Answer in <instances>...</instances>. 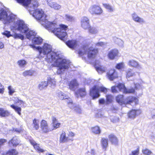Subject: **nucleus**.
<instances>
[{"label":"nucleus","instance_id":"10","mask_svg":"<svg viewBox=\"0 0 155 155\" xmlns=\"http://www.w3.org/2000/svg\"><path fill=\"white\" fill-rule=\"evenodd\" d=\"M107 77L110 81L118 77L117 72L114 68H110L107 73Z\"/></svg>","mask_w":155,"mask_h":155},{"label":"nucleus","instance_id":"6","mask_svg":"<svg viewBox=\"0 0 155 155\" xmlns=\"http://www.w3.org/2000/svg\"><path fill=\"white\" fill-rule=\"evenodd\" d=\"M15 18V16L13 14L8 15L7 12L3 9L0 10V20H6L8 22L10 23L13 21Z\"/></svg>","mask_w":155,"mask_h":155},{"label":"nucleus","instance_id":"2","mask_svg":"<svg viewBox=\"0 0 155 155\" xmlns=\"http://www.w3.org/2000/svg\"><path fill=\"white\" fill-rule=\"evenodd\" d=\"M30 46L34 49L38 50L41 56L42 54L43 55H46V61L48 63H51L53 67L58 68L74 67L69 61L61 58L58 53L52 51V46L50 45L45 43L42 47L36 46L34 45Z\"/></svg>","mask_w":155,"mask_h":155},{"label":"nucleus","instance_id":"39","mask_svg":"<svg viewBox=\"0 0 155 155\" xmlns=\"http://www.w3.org/2000/svg\"><path fill=\"white\" fill-rule=\"evenodd\" d=\"M12 36L15 39H20L22 40L24 39V36L21 34L15 33Z\"/></svg>","mask_w":155,"mask_h":155},{"label":"nucleus","instance_id":"34","mask_svg":"<svg viewBox=\"0 0 155 155\" xmlns=\"http://www.w3.org/2000/svg\"><path fill=\"white\" fill-rule=\"evenodd\" d=\"M48 85V84L47 81H42L39 84L38 88L40 90H41L46 88Z\"/></svg>","mask_w":155,"mask_h":155},{"label":"nucleus","instance_id":"44","mask_svg":"<svg viewBox=\"0 0 155 155\" xmlns=\"http://www.w3.org/2000/svg\"><path fill=\"white\" fill-rule=\"evenodd\" d=\"M48 84H50L51 85L55 84V81L54 78H49L48 79L47 81Z\"/></svg>","mask_w":155,"mask_h":155},{"label":"nucleus","instance_id":"25","mask_svg":"<svg viewBox=\"0 0 155 155\" xmlns=\"http://www.w3.org/2000/svg\"><path fill=\"white\" fill-rule=\"evenodd\" d=\"M136 97L133 96H129L124 100V104H130L137 99Z\"/></svg>","mask_w":155,"mask_h":155},{"label":"nucleus","instance_id":"54","mask_svg":"<svg viewBox=\"0 0 155 155\" xmlns=\"http://www.w3.org/2000/svg\"><path fill=\"white\" fill-rule=\"evenodd\" d=\"M75 136L74 134L71 131L69 132L68 135V138H72L74 137Z\"/></svg>","mask_w":155,"mask_h":155},{"label":"nucleus","instance_id":"40","mask_svg":"<svg viewBox=\"0 0 155 155\" xmlns=\"http://www.w3.org/2000/svg\"><path fill=\"white\" fill-rule=\"evenodd\" d=\"M106 102L107 104L111 103L112 101V96L110 94H107L106 96Z\"/></svg>","mask_w":155,"mask_h":155},{"label":"nucleus","instance_id":"3","mask_svg":"<svg viewBox=\"0 0 155 155\" xmlns=\"http://www.w3.org/2000/svg\"><path fill=\"white\" fill-rule=\"evenodd\" d=\"M15 30L19 31L22 34H26L27 38L30 40L32 39L34 44L40 45L43 41L42 38L39 37H35L36 33L33 31H29L27 25L22 20H18L14 22V25L11 27Z\"/></svg>","mask_w":155,"mask_h":155},{"label":"nucleus","instance_id":"48","mask_svg":"<svg viewBox=\"0 0 155 155\" xmlns=\"http://www.w3.org/2000/svg\"><path fill=\"white\" fill-rule=\"evenodd\" d=\"M134 73L132 72L131 70L128 71L127 73L126 77L127 78H129L130 77L133 76L134 75Z\"/></svg>","mask_w":155,"mask_h":155},{"label":"nucleus","instance_id":"11","mask_svg":"<svg viewBox=\"0 0 155 155\" xmlns=\"http://www.w3.org/2000/svg\"><path fill=\"white\" fill-rule=\"evenodd\" d=\"M81 27L84 29H88L90 27L89 20L86 17L84 16L81 18Z\"/></svg>","mask_w":155,"mask_h":155},{"label":"nucleus","instance_id":"28","mask_svg":"<svg viewBox=\"0 0 155 155\" xmlns=\"http://www.w3.org/2000/svg\"><path fill=\"white\" fill-rule=\"evenodd\" d=\"M91 130L92 132L96 134H99L101 132L100 127L97 125L92 127Z\"/></svg>","mask_w":155,"mask_h":155},{"label":"nucleus","instance_id":"13","mask_svg":"<svg viewBox=\"0 0 155 155\" xmlns=\"http://www.w3.org/2000/svg\"><path fill=\"white\" fill-rule=\"evenodd\" d=\"M108 138L110 141L112 145H117L118 143V140L117 137L114 134H109Z\"/></svg>","mask_w":155,"mask_h":155},{"label":"nucleus","instance_id":"53","mask_svg":"<svg viewBox=\"0 0 155 155\" xmlns=\"http://www.w3.org/2000/svg\"><path fill=\"white\" fill-rule=\"evenodd\" d=\"M96 70L100 74L103 73L105 72V68H96Z\"/></svg>","mask_w":155,"mask_h":155},{"label":"nucleus","instance_id":"31","mask_svg":"<svg viewBox=\"0 0 155 155\" xmlns=\"http://www.w3.org/2000/svg\"><path fill=\"white\" fill-rule=\"evenodd\" d=\"M65 19L70 22H74L75 20V18L71 15L66 14L65 15Z\"/></svg>","mask_w":155,"mask_h":155},{"label":"nucleus","instance_id":"27","mask_svg":"<svg viewBox=\"0 0 155 155\" xmlns=\"http://www.w3.org/2000/svg\"><path fill=\"white\" fill-rule=\"evenodd\" d=\"M18 152L16 149H12L6 152L4 155H18Z\"/></svg>","mask_w":155,"mask_h":155},{"label":"nucleus","instance_id":"17","mask_svg":"<svg viewBox=\"0 0 155 155\" xmlns=\"http://www.w3.org/2000/svg\"><path fill=\"white\" fill-rule=\"evenodd\" d=\"M8 143L11 144L13 147H16L21 145L20 144V141L16 137H13L9 141Z\"/></svg>","mask_w":155,"mask_h":155},{"label":"nucleus","instance_id":"50","mask_svg":"<svg viewBox=\"0 0 155 155\" xmlns=\"http://www.w3.org/2000/svg\"><path fill=\"white\" fill-rule=\"evenodd\" d=\"M94 68H102L101 64L98 61H96L95 64L94 65Z\"/></svg>","mask_w":155,"mask_h":155},{"label":"nucleus","instance_id":"52","mask_svg":"<svg viewBox=\"0 0 155 155\" xmlns=\"http://www.w3.org/2000/svg\"><path fill=\"white\" fill-rule=\"evenodd\" d=\"M12 131L13 132L20 133L23 131V130L21 128L19 129L13 128L12 129Z\"/></svg>","mask_w":155,"mask_h":155},{"label":"nucleus","instance_id":"26","mask_svg":"<svg viewBox=\"0 0 155 155\" xmlns=\"http://www.w3.org/2000/svg\"><path fill=\"white\" fill-rule=\"evenodd\" d=\"M101 146L104 150H106L107 147H108V139L105 138H102L101 140Z\"/></svg>","mask_w":155,"mask_h":155},{"label":"nucleus","instance_id":"64","mask_svg":"<svg viewBox=\"0 0 155 155\" xmlns=\"http://www.w3.org/2000/svg\"><path fill=\"white\" fill-rule=\"evenodd\" d=\"M1 87H2V88H0V93L3 94L4 91V88L3 86L1 84Z\"/></svg>","mask_w":155,"mask_h":155},{"label":"nucleus","instance_id":"8","mask_svg":"<svg viewBox=\"0 0 155 155\" xmlns=\"http://www.w3.org/2000/svg\"><path fill=\"white\" fill-rule=\"evenodd\" d=\"M89 11L91 14L99 15L103 12L101 8L99 6L95 5H91L89 9Z\"/></svg>","mask_w":155,"mask_h":155},{"label":"nucleus","instance_id":"20","mask_svg":"<svg viewBox=\"0 0 155 155\" xmlns=\"http://www.w3.org/2000/svg\"><path fill=\"white\" fill-rule=\"evenodd\" d=\"M66 45L71 49H74L77 45V42L76 40H69L65 43Z\"/></svg>","mask_w":155,"mask_h":155},{"label":"nucleus","instance_id":"33","mask_svg":"<svg viewBox=\"0 0 155 155\" xmlns=\"http://www.w3.org/2000/svg\"><path fill=\"white\" fill-rule=\"evenodd\" d=\"M10 106L13 109H14L15 111L19 115H21V108L20 107L15 106L13 104L11 105Z\"/></svg>","mask_w":155,"mask_h":155},{"label":"nucleus","instance_id":"14","mask_svg":"<svg viewBox=\"0 0 155 155\" xmlns=\"http://www.w3.org/2000/svg\"><path fill=\"white\" fill-rule=\"evenodd\" d=\"M73 139L68 138V137H66L65 131H63L60 135L59 138V141L60 143L67 142L69 141H72Z\"/></svg>","mask_w":155,"mask_h":155},{"label":"nucleus","instance_id":"55","mask_svg":"<svg viewBox=\"0 0 155 155\" xmlns=\"http://www.w3.org/2000/svg\"><path fill=\"white\" fill-rule=\"evenodd\" d=\"M66 68H58L57 73L58 74H61L63 73V71H64V69Z\"/></svg>","mask_w":155,"mask_h":155},{"label":"nucleus","instance_id":"15","mask_svg":"<svg viewBox=\"0 0 155 155\" xmlns=\"http://www.w3.org/2000/svg\"><path fill=\"white\" fill-rule=\"evenodd\" d=\"M79 84L76 79H74L70 81L68 84L69 88L71 90H74L75 87H78Z\"/></svg>","mask_w":155,"mask_h":155},{"label":"nucleus","instance_id":"5","mask_svg":"<svg viewBox=\"0 0 155 155\" xmlns=\"http://www.w3.org/2000/svg\"><path fill=\"white\" fill-rule=\"evenodd\" d=\"M107 92V89L105 87L103 86L99 87L97 85H94L91 89L90 95L93 99H94L100 96L99 92L106 94Z\"/></svg>","mask_w":155,"mask_h":155},{"label":"nucleus","instance_id":"4","mask_svg":"<svg viewBox=\"0 0 155 155\" xmlns=\"http://www.w3.org/2000/svg\"><path fill=\"white\" fill-rule=\"evenodd\" d=\"M98 52L97 48L86 45L83 46V50H79L78 53L80 55H82L87 53L88 58H91L95 57Z\"/></svg>","mask_w":155,"mask_h":155},{"label":"nucleus","instance_id":"57","mask_svg":"<svg viewBox=\"0 0 155 155\" xmlns=\"http://www.w3.org/2000/svg\"><path fill=\"white\" fill-rule=\"evenodd\" d=\"M74 107L75 108L74 110L77 112L78 113H80L81 112V109L80 108L77 106H74Z\"/></svg>","mask_w":155,"mask_h":155},{"label":"nucleus","instance_id":"41","mask_svg":"<svg viewBox=\"0 0 155 155\" xmlns=\"http://www.w3.org/2000/svg\"><path fill=\"white\" fill-rule=\"evenodd\" d=\"M18 64L21 67H24L27 64V62L24 60H21L18 61Z\"/></svg>","mask_w":155,"mask_h":155},{"label":"nucleus","instance_id":"19","mask_svg":"<svg viewBox=\"0 0 155 155\" xmlns=\"http://www.w3.org/2000/svg\"><path fill=\"white\" fill-rule=\"evenodd\" d=\"M76 94L81 97H84L87 94V92L85 87L80 88L76 92Z\"/></svg>","mask_w":155,"mask_h":155},{"label":"nucleus","instance_id":"63","mask_svg":"<svg viewBox=\"0 0 155 155\" xmlns=\"http://www.w3.org/2000/svg\"><path fill=\"white\" fill-rule=\"evenodd\" d=\"M99 103L100 104H103L105 102V101L104 98H101L99 100Z\"/></svg>","mask_w":155,"mask_h":155},{"label":"nucleus","instance_id":"16","mask_svg":"<svg viewBox=\"0 0 155 155\" xmlns=\"http://www.w3.org/2000/svg\"><path fill=\"white\" fill-rule=\"evenodd\" d=\"M52 130H55L58 128H59L61 126V123H60L58 122L57 119L56 117L54 116H52Z\"/></svg>","mask_w":155,"mask_h":155},{"label":"nucleus","instance_id":"58","mask_svg":"<svg viewBox=\"0 0 155 155\" xmlns=\"http://www.w3.org/2000/svg\"><path fill=\"white\" fill-rule=\"evenodd\" d=\"M9 90V93L10 95H12L15 92V91L11 88V87L9 86L8 87Z\"/></svg>","mask_w":155,"mask_h":155},{"label":"nucleus","instance_id":"23","mask_svg":"<svg viewBox=\"0 0 155 155\" xmlns=\"http://www.w3.org/2000/svg\"><path fill=\"white\" fill-rule=\"evenodd\" d=\"M118 53V51L115 49L112 50L109 53L108 57L110 59H114L115 56H117Z\"/></svg>","mask_w":155,"mask_h":155},{"label":"nucleus","instance_id":"47","mask_svg":"<svg viewBox=\"0 0 155 155\" xmlns=\"http://www.w3.org/2000/svg\"><path fill=\"white\" fill-rule=\"evenodd\" d=\"M111 91L112 93H117L119 91L116 85L112 86L111 87Z\"/></svg>","mask_w":155,"mask_h":155},{"label":"nucleus","instance_id":"1","mask_svg":"<svg viewBox=\"0 0 155 155\" xmlns=\"http://www.w3.org/2000/svg\"><path fill=\"white\" fill-rule=\"evenodd\" d=\"M18 3L25 6H28V9L30 14L39 22L45 28L53 33L58 38L64 41L67 40V34L66 32L68 26L64 25H60L57 28L56 24L48 21L46 18L47 16L41 9H37L38 6L37 1L31 0H15Z\"/></svg>","mask_w":155,"mask_h":155},{"label":"nucleus","instance_id":"49","mask_svg":"<svg viewBox=\"0 0 155 155\" xmlns=\"http://www.w3.org/2000/svg\"><path fill=\"white\" fill-rule=\"evenodd\" d=\"M125 67L124 63L122 62L117 64L115 68H124Z\"/></svg>","mask_w":155,"mask_h":155},{"label":"nucleus","instance_id":"35","mask_svg":"<svg viewBox=\"0 0 155 155\" xmlns=\"http://www.w3.org/2000/svg\"><path fill=\"white\" fill-rule=\"evenodd\" d=\"M103 6L107 9L109 12H111L114 10V9L113 7L110 5L107 4H103Z\"/></svg>","mask_w":155,"mask_h":155},{"label":"nucleus","instance_id":"12","mask_svg":"<svg viewBox=\"0 0 155 155\" xmlns=\"http://www.w3.org/2000/svg\"><path fill=\"white\" fill-rule=\"evenodd\" d=\"M48 5L55 10H58L61 8V6L56 2H53L51 0H46Z\"/></svg>","mask_w":155,"mask_h":155},{"label":"nucleus","instance_id":"42","mask_svg":"<svg viewBox=\"0 0 155 155\" xmlns=\"http://www.w3.org/2000/svg\"><path fill=\"white\" fill-rule=\"evenodd\" d=\"M33 71L31 70H29L24 71L23 73V74L24 76H31L33 75Z\"/></svg>","mask_w":155,"mask_h":155},{"label":"nucleus","instance_id":"36","mask_svg":"<svg viewBox=\"0 0 155 155\" xmlns=\"http://www.w3.org/2000/svg\"><path fill=\"white\" fill-rule=\"evenodd\" d=\"M114 40L115 41V43L121 47H124V42L121 39L118 38H115Z\"/></svg>","mask_w":155,"mask_h":155},{"label":"nucleus","instance_id":"45","mask_svg":"<svg viewBox=\"0 0 155 155\" xmlns=\"http://www.w3.org/2000/svg\"><path fill=\"white\" fill-rule=\"evenodd\" d=\"M142 152L145 155H150L152 153L151 151L147 148L142 150Z\"/></svg>","mask_w":155,"mask_h":155},{"label":"nucleus","instance_id":"21","mask_svg":"<svg viewBox=\"0 0 155 155\" xmlns=\"http://www.w3.org/2000/svg\"><path fill=\"white\" fill-rule=\"evenodd\" d=\"M127 64L130 67L135 68H138L141 67L140 65L137 61L133 60H129L128 61Z\"/></svg>","mask_w":155,"mask_h":155},{"label":"nucleus","instance_id":"43","mask_svg":"<svg viewBox=\"0 0 155 155\" xmlns=\"http://www.w3.org/2000/svg\"><path fill=\"white\" fill-rule=\"evenodd\" d=\"M117 86L119 91H120L123 90L124 87V85L122 83H118Z\"/></svg>","mask_w":155,"mask_h":155},{"label":"nucleus","instance_id":"59","mask_svg":"<svg viewBox=\"0 0 155 155\" xmlns=\"http://www.w3.org/2000/svg\"><path fill=\"white\" fill-rule=\"evenodd\" d=\"M105 44L106 43L104 42H100L97 43L96 44V45L97 46H103L104 45H105Z\"/></svg>","mask_w":155,"mask_h":155},{"label":"nucleus","instance_id":"7","mask_svg":"<svg viewBox=\"0 0 155 155\" xmlns=\"http://www.w3.org/2000/svg\"><path fill=\"white\" fill-rule=\"evenodd\" d=\"M41 131L42 134H47L52 131L50 127L48 122L45 120H42L40 123Z\"/></svg>","mask_w":155,"mask_h":155},{"label":"nucleus","instance_id":"61","mask_svg":"<svg viewBox=\"0 0 155 155\" xmlns=\"http://www.w3.org/2000/svg\"><path fill=\"white\" fill-rule=\"evenodd\" d=\"M16 103H20V104L24 105L25 104L24 102L22 100L18 99H17V101L16 102Z\"/></svg>","mask_w":155,"mask_h":155},{"label":"nucleus","instance_id":"38","mask_svg":"<svg viewBox=\"0 0 155 155\" xmlns=\"http://www.w3.org/2000/svg\"><path fill=\"white\" fill-rule=\"evenodd\" d=\"M89 32L92 34H95L98 32V29L97 28L91 27L90 26V27L88 29Z\"/></svg>","mask_w":155,"mask_h":155},{"label":"nucleus","instance_id":"30","mask_svg":"<svg viewBox=\"0 0 155 155\" xmlns=\"http://www.w3.org/2000/svg\"><path fill=\"white\" fill-rule=\"evenodd\" d=\"M124 96L122 95H119L116 97V100L117 102L120 105L124 104V101H123Z\"/></svg>","mask_w":155,"mask_h":155},{"label":"nucleus","instance_id":"46","mask_svg":"<svg viewBox=\"0 0 155 155\" xmlns=\"http://www.w3.org/2000/svg\"><path fill=\"white\" fill-rule=\"evenodd\" d=\"M2 34L7 38H9L10 36H12L13 35L11 34L10 32L8 31H5L4 32L2 33Z\"/></svg>","mask_w":155,"mask_h":155},{"label":"nucleus","instance_id":"9","mask_svg":"<svg viewBox=\"0 0 155 155\" xmlns=\"http://www.w3.org/2000/svg\"><path fill=\"white\" fill-rule=\"evenodd\" d=\"M29 142L33 146L34 148L39 153H43L45 150L41 148L40 144L37 143L33 139L31 138L28 140Z\"/></svg>","mask_w":155,"mask_h":155},{"label":"nucleus","instance_id":"56","mask_svg":"<svg viewBox=\"0 0 155 155\" xmlns=\"http://www.w3.org/2000/svg\"><path fill=\"white\" fill-rule=\"evenodd\" d=\"M7 140L6 139H0V147L4 144L6 142Z\"/></svg>","mask_w":155,"mask_h":155},{"label":"nucleus","instance_id":"24","mask_svg":"<svg viewBox=\"0 0 155 155\" xmlns=\"http://www.w3.org/2000/svg\"><path fill=\"white\" fill-rule=\"evenodd\" d=\"M10 115V112L2 108H0V117H5Z\"/></svg>","mask_w":155,"mask_h":155},{"label":"nucleus","instance_id":"37","mask_svg":"<svg viewBox=\"0 0 155 155\" xmlns=\"http://www.w3.org/2000/svg\"><path fill=\"white\" fill-rule=\"evenodd\" d=\"M68 96L61 92H60L58 94V97L61 100H65Z\"/></svg>","mask_w":155,"mask_h":155},{"label":"nucleus","instance_id":"29","mask_svg":"<svg viewBox=\"0 0 155 155\" xmlns=\"http://www.w3.org/2000/svg\"><path fill=\"white\" fill-rule=\"evenodd\" d=\"M65 101L67 103L68 107L71 108L72 107L74 106V104L73 102L72 99L68 96L65 99Z\"/></svg>","mask_w":155,"mask_h":155},{"label":"nucleus","instance_id":"62","mask_svg":"<svg viewBox=\"0 0 155 155\" xmlns=\"http://www.w3.org/2000/svg\"><path fill=\"white\" fill-rule=\"evenodd\" d=\"M123 92L124 94H128V89L127 88L124 86V89L123 90Z\"/></svg>","mask_w":155,"mask_h":155},{"label":"nucleus","instance_id":"18","mask_svg":"<svg viewBox=\"0 0 155 155\" xmlns=\"http://www.w3.org/2000/svg\"><path fill=\"white\" fill-rule=\"evenodd\" d=\"M138 110L132 109L127 113V116L129 118L134 119L137 116V112Z\"/></svg>","mask_w":155,"mask_h":155},{"label":"nucleus","instance_id":"22","mask_svg":"<svg viewBox=\"0 0 155 155\" xmlns=\"http://www.w3.org/2000/svg\"><path fill=\"white\" fill-rule=\"evenodd\" d=\"M133 19L135 21L140 23H142L145 22V21L143 18L139 17L135 13L132 14Z\"/></svg>","mask_w":155,"mask_h":155},{"label":"nucleus","instance_id":"32","mask_svg":"<svg viewBox=\"0 0 155 155\" xmlns=\"http://www.w3.org/2000/svg\"><path fill=\"white\" fill-rule=\"evenodd\" d=\"M32 126L33 128L36 130L39 129V126L38 121L35 118L33 120Z\"/></svg>","mask_w":155,"mask_h":155},{"label":"nucleus","instance_id":"51","mask_svg":"<svg viewBox=\"0 0 155 155\" xmlns=\"http://www.w3.org/2000/svg\"><path fill=\"white\" fill-rule=\"evenodd\" d=\"M139 149L137 148L136 150L132 151L131 153L129 155H138L139 153Z\"/></svg>","mask_w":155,"mask_h":155},{"label":"nucleus","instance_id":"60","mask_svg":"<svg viewBox=\"0 0 155 155\" xmlns=\"http://www.w3.org/2000/svg\"><path fill=\"white\" fill-rule=\"evenodd\" d=\"M135 92L134 89L133 88L128 89V94L134 93Z\"/></svg>","mask_w":155,"mask_h":155}]
</instances>
